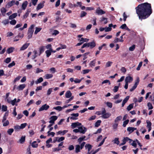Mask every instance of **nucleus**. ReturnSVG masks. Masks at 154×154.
<instances>
[{
  "label": "nucleus",
  "instance_id": "f257e3e1",
  "mask_svg": "<svg viewBox=\"0 0 154 154\" xmlns=\"http://www.w3.org/2000/svg\"><path fill=\"white\" fill-rule=\"evenodd\" d=\"M135 9L139 19L141 21L148 18L152 13L151 4L147 2L139 5Z\"/></svg>",
  "mask_w": 154,
  "mask_h": 154
},
{
  "label": "nucleus",
  "instance_id": "f03ea898",
  "mask_svg": "<svg viewBox=\"0 0 154 154\" xmlns=\"http://www.w3.org/2000/svg\"><path fill=\"white\" fill-rule=\"evenodd\" d=\"M140 81L139 77H137L136 78V79L135 81V82L134 85L130 89V91L132 92L136 88L137 86L139 84Z\"/></svg>",
  "mask_w": 154,
  "mask_h": 154
},
{
  "label": "nucleus",
  "instance_id": "7ed1b4c3",
  "mask_svg": "<svg viewBox=\"0 0 154 154\" xmlns=\"http://www.w3.org/2000/svg\"><path fill=\"white\" fill-rule=\"evenodd\" d=\"M49 106L47 104H45L42 105L39 109V111H41L44 110H46L49 108Z\"/></svg>",
  "mask_w": 154,
  "mask_h": 154
},
{
  "label": "nucleus",
  "instance_id": "20e7f679",
  "mask_svg": "<svg viewBox=\"0 0 154 154\" xmlns=\"http://www.w3.org/2000/svg\"><path fill=\"white\" fill-rule=\"evenodd\" d=\"M58 117L56 116H53L51 117L50 118V120L49 122V123L52 124H54L55 121L57 120Z\"/></svg>",
  "mask_w": 154,
  "mask_h": 154
},
{
  "label": "nucleus",
  "instance_id": "39448f33",
  "mask_svg": "<svg viewBox=\"0 0 154 154\" xmlns=\"http://www.w3.org/2000/svg\"><path fill=\"white\" fill-rule=\"evenodd\" d=\"M72 116L70 117V119L72 120H76L78 119L77 117L79 116V114L78 113H72L71 114Z\"/></svg>",
  "mask_w": 154,
  "mask_h": 154
},
{
  "label": "nucleus",
  "instance_id": "423d86ee",
  "mask_svg": "<svg viewBox=\"0 0 154 154\" xmlns=\"http://www.w3.org/2000/svg\"><path fill=\"white\" fill-rule=\"evenodd\" d=\"M79 129L80 130L79 132L82 134H84L87 130V128L85 127H83L82 126H80L79 127Z\"/></svg>",
  "mask_w": 154,
  "mask_h": 154
},
{
  "label": "nucleus",
  "instance_id": "0eeeda50",
  "mask_svg": "<svg viewBox=\"0 0 154 154\" xmlns=\"http://www.w3.org/2000/svg\"><path fill=\"white\" fill-rule=\"evenodd\" d=\"M15 3V0H13L9 2L6 4V7L7 8H9L13 5Z\"/></svg>",
  "mask_w": 154,
  "mask_h": 154
},
{
  "label": "nucleus",
  "instance_id": "6e6552de",
  "mask_svg": "<svg viewBox=\"0 0 154 154\" xmlns=\"http://www.w3.org/2000/svg\"><path fill=\"white\" fill-rule=\"evenodd\" d=\"M82 124L81 123H79L78 122H77L72 123L71 126L72 128H76L77 126H80Z\"/></svg>",
  "mask_w": 154,
  "mask_h": 154
},
{
  "label": "nucleus",
  "instance_id": "1a4fd4ad",
  "mask_svg": "<svg viewBox=\"0 0 154 154\" xmlns=\"http://www.w3.org/2000/svg\"><path fill=\"white\" fill-rule=\"evenodd\" d=\"M128 137H124L122 140V142L120 143L119 144V146H121L125 145L126 143V142L128 141Z\"/></svg>",
  "mask_w": 154,
  "mask_h": 154
},
{
  "label": "nucleus",
  "instance_id": "9d476101",
  "mask_svg": "<svg viewBox=\"0 0 154 154\" xmlns=\"http://www.w3.org/2000/svg\"><path fill=\"white\" fill-rule=\"evenodd\" d=\"M89 47L90 49H92L95 47L96 45V43L93 40L91 42H88Z\"/></svg>",
  "mask_w": 154,
  "mask_h": 154
},
{
  "label": "nucleus",
  "instance_id": "9b49d317",
  "mask_svg": "<svg viewBox=\"0 0 154 154\" xmlns=\"http://www.w3.org/2000/svg\"><path fill=\"white\" fill-rule=\"evenodd\" d=\"M24 36V34H21L20 33H19L17 36H15L14 38V41L17 42L19 40V39H16V38H18L19 37L23 38Z\"/></svg>",
  "mask_w": 154,
  "mask_h": 154
},
{
  "label": "nucleus",
  "instance_id": "f8f14e48",
  "mask_svg": "<svg viewBox=\"0 0 154 154\" xmlns=\"http://www.w3.org/2000/svg\"><path fill=\"white\" fill-rule=\"evenodd\" d=\"M111 116V114H110L109 113L107 112L102 115V117L104 119H106L109 118Z\"/></svg>",
  "mask_w": 154,
  "mask_h": 154
},
{
  "label": "nucleus",
  "instance_id": "ddd939ff",
  "mask_svg": "<svg viewBox=\"0 0 154 154\" xmlns=\"http://www.w3.org/2000/svg\"><path fill=\"white\" fill-rule=\"evenodd\" d=\"M129 96H126L125 97V98L124 99V100L123 101L122 105V107H123L124 106L125 103H127V102L129 100Z\"/></svg>",
  "mask_w": 154,
  "mask_h": 154
},
{
  "label": "nucleus",
  "instance_id": "4468645a",
  "mask_svg": "<svg viewBox=\"0 0 154 154\" xmlns=\"http://www.w3.org/2000/svg\"><path fill=\"white\" fill-rule=\"evenodd\" d=\"M29 43H26L23 45L20 48V50H24L27 48L29 45Z\"/></svg>",
  "mask_w": 154,
  "mask_h": 154
},
{
  "label": "nucleus",
  "instance_id": "2eb2a0df",
  "mask_svg": "<svg viewBox=\"0 0 154 154\" xmlns=\"http://www.w3.org/2000/svg\"><path fill=\"white\" fill-rule=\"evenodd\" d=\"M25 87L26 85L25 84H21L17 87V89L18 90H22Z\"/></svg>",
  "mask_w": 154,
  "mask_h": 154
},
{
  "label": "nucleus",
  "instance_id": "dca6fc26",
  "mask_svg": "<svg viewBox=\"0 0 154 154\" xmlns=\"http://www.w3.org/2000/svg\"><path fill=\"white\" fill-rule=\"evenodd\" d=\"M44 6V3H40L37 6L36 8L37 10H38L43 8Z\"/></svg>",
  "mask_w": 154,
  "mask_h": 154
},
{
  "label": "nucleus",
  "instance_id": "f3484780",
  "mask_svg": "<svg viewBox=\"0 0 154 154\" xmlns=\"http://www.w3.org/2000/svg\"><path fill=\"white\" fill-rule=\"evenodd\" d=\"M133 79L132 77L130 76L126 77L125 78V82L128 81V83L130 82L133 81Z\"/></svg>",
  "mask_w": 154,
  "mask_h": 154
},
{
  "label": "nucleus",
  "instance_id": "a211bd4d",
  "mask_svg": "<svg viewBox=\"0 0 154 154\" xmlns=\"http://www.w3.org/2000/svg\"><path fill=\"white\" fill-rule=\"evenodd\" d=\"M96 60L94 59L92 61H90L89 65L90 67H92L94 66L95 65Z\"/></svg>",
  "mask_w": 154,
  "mask_h": 154
},
{
  "label": "nucleus",
  "instance_id": "6ab92c4d",
  "mask_svg": "<svg viewBox=\"0 0 154 154\" xmlns=\"http://www.w3.org/2000/svg\"><path fill=\"white\" fill-rule=\"evenodd\" d=\"M28 3V2L27 1H25L23 3L22 5V8L23 10H25L26 9Z\"/></svg>",
  "mask_w": 154,
  "mask_h": 154
},
{
  "label": "nucleus",
  "instance_id": "aec40b11",
  "mask_svg": "<svg viewBox=\"0 0 154 154\" xmlns=\"http://www.w3.org/2000/svg\"><path fill=\"white\" fill-rule=\"evenodd\" d=\"M68 131V130H64L63 131H59L58 132H57V135L58 134H61L62 135H64Z\"/></svg>",
  "mask_w": 154,
  "mask_h": 154
},
{
  "label": "nucleus",
  "instance_id": "412c9836",
  "mask_svg": "<svg viewBox=\"0 0 154 154\" xmlns=\"http://www.w3.org/2000/svg\"><path fill=\"white\" fill-rule=\"evenodd\" d=\"M14 49V47H10L8 49L6 52L8 54H10L13 51Z\"/></svg>",
  "mask_w": 154,
  "mask_h": 154
},
{
  "label": "nucleus",
  "instance_id": "4be33fe9",
  "mask_svg": "<svg viewBox=\"0 0 154 154\" xmlns=\"http://www.w3.org/2000/svg\"><path fill=\"white\" fill-rule=\"evenodd\" d=\"M96 13L98 15H102L105 14V12L101 9L97 10L96 11Z\"/></svg>",
  "mask_w": 154,
  "mask_h": 154
},
{
  "label": "nucleus",
  "instance_id": "5701e85b",
  "mask_svg": "<svg viewBox=\"0 0 154 154\" xmlns=\"http://www.w3.org/2000/svg\"><path fill=\"white\" fill-rule=\"evenodd\" d=\"M72 94L70 91H67L65 94V97L67 98L70 97L72 96Z\"/></svg>",
  "mask_w": 154,
  "mask_h": 154
},
{
  "label": "nucleus",
  "instance_id": "b1692460",
  "mask_svg": "<svg viewBox=\"0 0 154 154\" xmlns=\"http://www.w3.org/2000/svg\"><path fill=\"white\" fill-rule=\"evenodd\" d=\"M17 16V14L16 13H14L9 16V18L10 20H12L15 18Z\"/></svg>",
  "mask_w": 154,
  "mask_h": 154
},
{
  "label": "nucleus",
  "instance_id": "393cba45",
  "mask_svg": "<svg viewBox=\"0 0 154 154\" xmlns=\"http://www.w3.org/2000/svg\"><path fill=\"white\" fill-rule=\"evenodd\" d=\"M122 118V116H120L117 117L115 119V120L114 122L115 123H119V121H120Z\"/></svg>",
  "mask_w": 154,
  "mask_h": 154
},
{
  "label": "nucleus",
  "instance_id": "a878e982",
  "mask_svg": "<svg viewBox=\"0 0 154 154\" xmlns=\"http://www.w3.org/2000/svg\"><path fill=\"white\" fill-rule=\"evenodd\" d=\"M68 6L69 8H75L78 7L77 5L75 4H72V3L70 2L68 3Z\"/></svg>",
  "mask_w": 154,
  "mask_h": 154
},
{
  "label": "nucleus",
  "instance_id": "bb28decb",
  "mask_svg": "<svg viewBox=\"0 0 154 154\" xmlns=\"http://www.w3.org/2000/svg\"><path fill=\"white\" fill-rule=\"evenodd\" d=\"M88 39L86 38H81L78 39V40L81 42H83V43L84 42H86L88 41Z\"/></svg>",
  "mask_w": 154,
  "mask_h": 154
},
{
  "label": "nucleus",
  "instance_id": "cd10ccee",
  "mask_svg": "<svg viewBox=\"0 0 154 154\" xmlns=\"http://www.w3.org/2000/svg\"><path fill=\"white\" fill-rule=\"evenodd\" d=\"M16 102H17V99H16V98H15L13 100H11V103L13 106L15 105L16 106H17V104L16 103H17Z\"/></svg>",
  "mask_w": 154,
  "mask_h": 154
},
{
  "label": "nucleus",
  "instance_id": "c85d7f7f",
  "mask_svg": "<svg viewBox=\"0 0 154 154\" xmlns=\"http://www.w3.org/2000/svg\"><path fill=\"white\" fill-rule=\"evenodd\" d=\"M80 146L79 145H77L76 146L75 152L76 153H78L80 151Z\"/></svg>",
  "mask_w": 154,
  "mask_h": 154
},
{
  "label": "nucleus",
  "instance_id": "c756f323",
  "mask_svg": "<svg viewBox=\"0 0 154 154\" xmlns=\"http://www.w3.org/2000/svg\"><path fill=\"white\" fill-rule=\"evenodd\" d=\"M35 26V25L33 24L31 25L30 26L29 28L28 31L29 32H34V28Z\"/></svg>",
  "mask_w": 154,
  "mask_h": 154
},
{
  "label": "nucleus",
  "instance_id": "7c9ffc66",
  "mask_svg": "<svg viewBox=\"0 0 154 154\" xmlns=\"http://www.w3.org/2000/svg\"><path fill=\"white\" fill-rule=\"evenodd\" d=\"M43 81V78L42 77H40L38 79L37 81L35 82V83L38 84L42 82Z\"/></svg>",
  "mask_w": 154,
  "mask_h": 154
},
{
  "label": "nucleus",
  "instance_id": "2f4dec72",
  "mask_svg": "<svg viewBox=\"0 0 154 154\" xmlns=\"http://www.w3.org/2000/svg\"><path fill=\"white\" fill-rule=\"evenodd\" d=\"M85 137H86L85 136H83L82 137H79L78 140V141L79 143H80L83 140H86L85 139Z\"/></svg>",
  "mask_w": 154,
  "mask_h": 154
},
{
  "label": "nucleus",
  "instance_id": "473e14b6",
  "mask_svg": "<svg viewBox=\"0 0 154 154\" xmlns=\"http://www.w3.org/2000/svg\"><path fill=\"white\" fill-rule=\"evenodd\" d=\"M101 122V121L100 120H97L95 123V126L96 127H98L100 124Z\"/></svg>",
  "mask_w": 154,
  "mask_h": 154
},
{
  "label": "nucleus",
  "instance_id": "72a5a7b5",
  "mask_svg": "<svg viewBox=\"0 0 154 154\" xmlns=\"http://www.w3.org/2000/svg\"><path fill=\"white\" fill-rule=\"evenodd\" d=\"M113 143H114L116 144L117 145L119 144L120 142L119 140V138H116L113 140Z\"/></svg>",
  "mask_w": 154,
  "mask_h": 154
},
{
  "label": "nucleus",
  "instance_id": "f704fd0d",
  "mask_svg": "<svg viewBox=\"0 0 154 154\" xmlns=\"http://www.w3.org/2000/svg\"><path fill=\"white\" fill-rule=\"evenodd\" d=\"M134 103L130 104L127 108V109L128 111L130 110L133 107Z\"/></svg>",
  "mask_w": 154,
  "mask_h": 154
},
{
  "label": "nucleus",
  "instance_id": "c9c22d12",
  "mask_svg": "<svg viewBox=\"0 0 154 154\" xmlns=\"http://www.w3.org/2000/svg\"><path fill=\"white\" fill-rule=\"evenodd\" d=\"M33 33V32H32L28 31V32H27L28 36H27V37H28V39H29L32 37Z\"/></svg>",
  "mask_w": 154,
  "mask_h": 154
},
{
  "label": "nucleus",
  "instance_id": "e433bc0d",
  "mask_svg": "<svg viewBox=\"0 0 154 154\" xmlns=\"http://www.w3.org/2000/svg\"><path fill=\"white\" fill-rule=\"evenodd\" d=\"M32 146L33 148H37L38 146V144L37 143L36 141H34L32 144Z\"/></svg>",
  "mask_w": 154,
  "mask_h": 154
},
{
  "label": "nucleus",
  "instance_id": "4c0bfd02",
  "mask_svg": "<svg viewBox=\"0 0 154 154\" xmlns=\"http://www.w3.org/2000/svg\"><path fill=\"white\" fill-rule=\"evenodd\" d=\"M104 21V24H106L107 23V19L106 18H105L104 17H102L100 21L102 22Z\"/></svg>",
  "mask_w": 154,
  "mask_h": 154
},
{
  "label": "nucleus",
  "instance_id": "58836bf2",
  "mask_svg": "<svg viewBox=\"0 0 154 154\" xmlns=\"http://www.w3.org/2000/svg\"><path fill=\"white\" fill-rule=\"evenodd\" d=\"M90 53L89 52H88L83 54L82 55L84 57L83 58V60H85L87 58V57L86 56L89 54Z\"/></svg>",
  "mask_w": 154,
  "mask_h": 154
},
{
  "label": "nucleus",
  "instance_id": "ea45409f",
  "mask_svg": "<svg viewBox=\"0 0 154 154\" xmlns=\"http://www.w3.org/2000/svg\"><path fill=\"white\" fill-rule=\"evenodd\" d=\"M45 79H49L52 78L53 75L51 74H46L45 75Z\"/></svg>",
  "mask_w": 154,
  "mask_h": 154
},
{
  "label": "nucleus",
  "instance_id": "a19ab883",
  "mask_svg": "<svg viewBox=\"0 0 154 154\" xmlns=\"http://www.w3.org/2000/svg\"><path fill=\"white\" fill-rule=\"evenodd\" d=\"M3 123V126L5 127L8 126L9 124V121L8 120H6L4 122H2Z\"/></svg>",
  "mask_w": 154,
  "mask_h": 154
},
{
  "label": "nucleus",
  "instance_id": "79ce46f5",
  "mask_svg": "<svg viewBox=\"0 0 154 154\" xmlns=\"http://www.w3.org/2000/svg\"><path fill=\"white\" fill-rule=\"evenodd\" d=\"M14 129L13 128L9 129L7 131V133L9 135H11L14 131Z\"/></svg>",
  "mask_w": 154,
  "mask_h": 154
},
{
  "label": "nucleus",
  "instance_id": "37998d69",
  "mask_svg": "<svg viewBox=\"0 0 154 154\" xmlns=\"http://www.w3.org/2000/svg\"><path fill=\"white\" fill-rule=\"evenodd\" d=\"M44 47L43 46L39 48V54L38 55L40 56L41 54L44 52Z\"/></svg>",
  "mask_w": 154,
  "mask_h": 154
},
{
  "label": "nucleus",
  "instance_id": "c03bdc74",
  "mask_svg": "<svg viewBox=\"0 0 154 154\" xmlns=\"http://www.w3.org/2000/svg\"><path fill=\"white\" fill-rule=\"evenodd\" d=\"M147 105L149 110L152 109L153 108L152 104L151 103L148 102L147 104Z\"/></svg>",
  "mask_w": 154,
  "mask_h": 154
},
{
  "label": "nucleus",
  "instance_id": "a18cd8bd",
  "mask_svg": "<svg viewBox=\"0 0 154 154\" xmlns=\"http://www.w3.org/2000/svg\"><path fill=\"white\" fill-rule=\"evenodd\" d=\"M30 11L29 10H27V12L23 16V18L26 19V18L29 15V13L30 12Z\"/></svg>",
  "mask_w": 154,
  "mask_h": 154
},
{
  "label": "nucleus",
  "instance_id": "49530a36",
  "mask_svg": "<svg viewBox=\"0 0 154 154\" xmlns=\"http://www.w3.org/2000/svg\"><path fill=\"white\" fill-rule=\"evenodd\" d=\"M87 14V13L84 11H82L81 13L80 17L81 18L85 16Z\"/></svg>",
  "mask_w": 154,
  "mask_h": 154
},
{
  "label": "nucleus",
  "instance_id": "de8ad7c7",
  "mask_svg": "<svg viewBox=\"0 0 154 154\" xmlns=\"http://www.w3.org/2000/svg\"><path fill=\"white\" fill-rule=\"evenodd\" d=\"M92 146L91 144H87L85 146V147L86 149H91L92 148Z\"/></svg>",
  "mask_w": 154,
  "mask_h": 154
},
{
  "label": "nucleus",
  "instance_id": "09e8293b",
  "mask_svg": "<svg viewBox=\"0 0 154 154\" xmlns=\"http://www.w3.org/2000/svg\"><path fill=\"white\" fill-rule=\"evenodd\" d=\"M2 111L6 112L7 110V107L5 105H3L2 106Z\"/></svg>",
  "mask_w": 154,
  "mask_h": 154
},
{
  "label": "nucleus",
  "instance_id": "8fccbe9b",
  "mask_svg": "<svg viewBox=\"0 0 154 154\" xmlns=\"http://www.w3.org/2000/svg\"><path fill=\"white\" fill-rule=\"evenodd\" d=\"M112 61H109L107 62L106 64V67H109L110 66L112 63Z\"/></svg>",
  "mask_w": 154,
  "mask_h": 154
},
{
  "label": "nucleus",
  "instance_id": "3c124183",
  "mask_svg": "<svg viewBox=\"0 0 154 154\" xmlns=\"http://www.w3.org/2000/svg\"><path fill=\"white\" fill-rule=\"evenodd\" d=\"M41 29L42 28L36 27V29L34 32V34H36L38 32H39Z\"/></svg>",
  "mask_w": 154,
  "mask_h": 154
},
{
  "label": "nucleus",
  "instance_id": "603ef678",
  "mask_svg": "<svg viewBox=\"0 0 154 154\" xmlns=\"http://www.w3.org/2000/svg\"><path fill=\"white\" fill-rule=\"evenodd\" d=\"M89 44L88 42L84 43L82 46L81 48L83 49L85 47H89Z\"/></svg>",
  "mask_w": 154,
  "mask_h": 154
},
{
  "label": "nucleus",
  "instance_id": "864d4df0",
  "mask_svg": "<svg viewBox=\"0 0 154 154\" xmlns=\"http://www.w3.org/2000/svg\"><path fill=\"white\" fill-rule=\"evenodd\" d=\"M127 130L129 132V134L131 133L134 131L133 127H128L127 128Z\"/></svg>",
  "mask_w": 154,
  "mask_h": 154
},
{
  "label": "nucleus",
  "instance_id": "5fc2aeb1",
  "mask_svg": "<svg viewBox=\"0 0 154 154\" xmlns=\"http://www.w3.org/2000/svg\"><path fill=\"white\" fill-rule=\"evenodd\" d=\"M25 137L22 136L21 137V138L20 140V143H23L25 142Z\"/></svg>",
  "mask_w": 154,
  "mask_h": 154
},
{
  "label": "nucleus",
  "instance_id": "6e6d98bb",
  "mask_svg": "<svg viewBox=\"0 0 154 154\" xmlns=\"http://www.w3.org/2000/svg\"><path fill=\"white\" fill-rule=\"evenodd\" d=\"M45 53L46 54V56L48 57L51 54V53L50 51L47 50L45 51Z\"/></svg>",
  "mask_w": 154,
  "mask_h": 154
},
{
  "label": "nucleus",
  "instance_id": "4d7b16f0",
  "mask_svg": "<svg viewBox=\"0 0 154 154\" xmlns=\"http://www.w3.org/2000/svg\"><path fill=\"white\" fill-rule=\"evenodd\" d=\"M135 48V45H133L131 46L129 48V50L131 51H134Z\"/></svg>",
  "mask_w": 154,
  "mask_h": 154
},
{
  "label": "nucleus",
  "instance_id": "13d9d810",
  "mask_svg": "<svg viewBox=\"0 0 154 154\" xmlns=\"http://www.w3.org/2000/svg\"><path fill=\"white\" fill-rule=\"evenodd\" d=\"M54 109L57 110L59 111H60L63 109V108L60 106H58L56 107H54Z\"/></svg>",
  "mask_w": 154,
  "mask_h": 154
},
{
  "label": "nucleus",
  "instance_id": "bf43d9fd",
  "mask_svg": "<svg viewBox=\"0 0 154 154\" xmlns=\"http://www.w3.org/2000/svg\"><path fill=\"white\" fill-rule=\"evenodd\" d=\"M15 65V63L14 61H13L12 63H10L8 66V67L9 68H11L13 66Z\"/></svg>",
  "mask_w": 154,
  "mask_h": 154
},
{
  "label": "nucleus",
  "instance_id": "052dcab7",
  "mask_svg": "<svg viewBox=\"0 0 154 154\" xmlns=\"http://www.w3.org/2000/svg\"><path fill=\"white\" fill-rule=\"evenodd\" d=\"M129 122L128 119H127L123 122V126L124 127H125L127 124H128Z\"/></svg>",
  "mask_w": 154,
  "mask_h": 154
},
{
  "label": "nucleus",
  "instance_id": "680f3d73",
  "mask_svg": "<svg viewBox=\"0 0 154 154\" xmlns=\"http://www.w3.org/2000/svg\"><path fill=\"white\" fill-rule=\"evenodd\" d=\"M11 61V58L10 57H8L6 58L4 60V62L7 63H8Z\"/></svg>",
  "mask_w": 154,
  "mask_h": 154
},
{
  "label": "nucleus",
  "instance_id": "e2e57ef3",
  "mask_svg": "<svg viewBox=\"0 0 154 154\" xmlns=\"http://www.w3.org/2000/svg\"><path fill=\"white\" fill-rule=\"evenodd\" d=\"M16 21L14 19L12 20L10 22V24L12 25H15L16 24Z\"/></svg>",
  "mask_w": 154,
  "mask_h": 154
},
{
  "label": "nucleus",
  "instance_id": "0e129e2a",
  "mask_svg": "<svg viewBox=\"0 0 154 154\" xmlns=\"http://www.w3.org/2000/svg\"><path fill=\"white\" fill-rule=\"evenodd\" d=\"M52 88H50L47 91V96H48L51 94V92L52 91Z\"/></svg>",
  "mask_w": 154,
  "mask_h": 154
},
{
  "label": "nucleus",
  "instance_id": "69168bd1",
  "mask_svg": "<svg viewBox=\"0 0 154 154\" xmlns=\"http://www.w3.org/2000/svg\"><path fill=\"white\" fill-rule=\"evenodd\" d=\"M1 13L2 14H5L7 11L6 9L4 8H2L1 9Z\"/></svg>",
  "mask_w": 154,
  "mask_h": 154
},
{
  "label": "nucleus",
  "instance_id": "338daca9",
  "mask_svg": "<svg viewBox=\"0 0 154 154\" xmlns=\"http://www.w3.org/2000/svg\"><path fill=\"white\" fill-rule=\"evenodd\" d=\"M142 62H140V63H139V64L138 66L136 68V69L137 70H140L141 67L142 66Z\"/></svg>",
  "mask_w": 154,
  "mask_h": 154
},
{
  "label": "nucleus",
  "instance_id": "774afa93",
  "mask_svg": "<svg viewBox=\"0 0 154 154\" xmlns=\"http://www.w3.org/2000/svg\"><path fill=\"white\" fill-rule=\"evenodd\" d=\"M106 104L108 107L110 108H111L112 107V104L111 102H107L106 103Z\"/></svg>",
  "mask_w": 154,
  "mask_h": 154
}]
</instances>
